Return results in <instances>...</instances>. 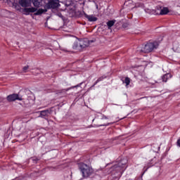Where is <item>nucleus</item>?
I'll return each instance as SVG.
<instances>
[{
	"mask_svg": "<svg viewBox=\"0 0 180 180\" xmlns=\"http://www.w3.org/2000/svg\"><path fill=\"white\" fill-rule=\"evenodd\" d=\"M127 162V160H122L120 162H118V164L115 165L113 166V169H116V171H120L122 169V168H124Z\"/></svg>",
	"mask_w": 180,
	"mask_h": 180,
	"instance_id": "nucleus-8",
	"label": "nucleus"
},
{
	"mask_svg": "<svg viewBox=\"0 0 180 180\" xmlns=\"http://www.w3.org/2000/svg\"><path fill=\"white\" fill-rule=\"evenodd\" d=\"M30 68V66L29 65H26V66H24L22 68V72H28V70Z\"/></svg>",
	"mask_w": 180,
	"mask_h": 180,
	"instance_id": "nucleus-18",
	"label": "nucleus"
},
{
	"mask_svg": "<svg viewBox=\"0 0 180 180\" xmlns=\"http://www.w3.org/2000/svg\"><path fill=\"white\" fill-rule=\"evenodd\" d=\"M89 46V44L88 43L87 41L85 40H82L78 41H75L73 44L72 49L74 50H76V49H79V50H84V49H86Z\"/></svg>",
	"mask_w": 180,
	"mask_h": 180,
	"instance_id": "nucleus-2",
	"label": "nucleus"
},
{
	"mask_svg": "<svg viewBox=\"0 0 180 180\" xmlns=\"http://www.w3.org/2000/svg\"><path fill=\"white\" fill-rule=\"evenodd\" d=\"M46 12H47V9L39 8L36 13H34V15H35V16H39V15H41Z\"/></svg>",
	"mask_w": 180,
	"mask_h": 180,
	"instance_id": "nucleus-14",
	"label": "nucleus"
},
{
	"mask_svg": "<svg viewBox=\"0 0 180 180\" xmlns=\"http://www.w3.org/2000/svg\"><path fill=\"white\" fill-rule=\"evenodd\" d=\"M77 86H81V84H79L75 86V88H77Z\"/></svg>",
	"mask_w": 180,
	"mask_h": 180,
	"instance_id": "nucleus-21",
	"label": "nucleus"
},
{
	"mask_svg": "<svg viewBox=\"0 0 180 180\" xmlns=\"http://www.w3.org/2000/svg\"><path fill=\"white\" fill-rule=\"evenodd\" d=\"M100 79H98L97 80V82H98V81H100Z\"/></svg>",
	"mask_w": 180,
	"mask_h": 180,
	"instance_id": "nucleus-22",
	"label": "nucleus"
},
{
	"mask_svg": "<svg viewBox=\"0 0 180 180\" xmlns=\"http://www.w3.org/2000/svg\"><path fill=\"white\" fill-rule=\"evenodd\" d=\"M157 47H158V42H148L143 45L142 47H139L137 51H139V53H151V51L157 49Z\"/></svg>",
	"mask_w": 180,
	"mask_h": 180,
	"instance_id": "nucleus-1",
	"label": "nucleus"
},
{
	"mask_svg": "<svg viewBox=\"0 0 180 180\" xmlns=\"http://www.w3.org/2000/svg\"><path fill=\"white\" fill-rule=\"evenodd\" d=\"M32 161H34V162H35V164H36V162H37V161H39V159L37 158H33Z\"/></svg>",
	"mask_w": 180,
	"mask_h": 180,
	"instance_id": "nucleus-19",
	"label": "nucleus"
},
{
	"mask_svg": "<svg viewBox=\"0 0 180 180\" xmlns=\"http://www.w3.org/2000/svg\"><path fill=\"white\" fill-rule=\"evenodd\" d=\"M37 8L34 7H31V8H27L25 7L23 9V12H25V15H30V13H34V12H37Z\"/></svg>",
	"mask_w": 180,
	"mask_h": 180,
	"instance_id": "nucleus-10",
	"label": "nucleus"
},
{
	"mask_svg": "<svg viewBox=\"0 0 180 180\" xmlns=\"http://www.w3.org/2000/svg\"><path fill=\"white\" fill-rule=\"evenodd\" d=\"M41 2H43V0H32V4L35 8H40Z\"/></svg>",
	"mask_w": 180,
	"mask_h": 180,
	"instance_id": "nucleus-13",
	"label": "nucleus"
},
{
	"mask_svg": "<svg viewBox=\"0 0 180 180\" xmlns=\"http://www.w3.org/2000/svg\"><path fill=\"white\" fill-rule=\"evenodd\" d=\"M84 17L88 19L89 22H96L98 18L95 17L94 15H89L88 14L84 13Z\"/></svg>",
	"mask_w": 180,
	"mask_h": 180,
	"instance_id": "nucleus-11",
	"label": "nucleus"
},
{
	"mask_svg": "<svg viewBox=\"0 0 180 180\" xmlns=\"http://www.w3.org/2000/svg\"><path fill=\"white\" fill-rule=\"evenodd\" d=\"M50 115V110H45L40 112L39 117H47Z\"/></svg>",
	"mask_w": 180,
	"mask_h": 180,
	"instance_id": "nucleus-12",
	"label": "nucleus"
},
{
	"mask_svg": "<svg viewBox=\"0 0 180 180\" xmlns=\"http://www.w3.org/2000/svg\"><path fill=\"white\" fill-rule=\"evenodd\" d=\"M115 22H116V20H110L107 22V26L108 29H110V27H112V26H113Z\"/></svg>",
	"mask_w": 180,
	"mask_h": 180,
	"instance_id": "nucleus-16",
	"label": "nucleus"
},
{
	"mask_svg": "<svg viewBox=\"0 0 180 180\" xmlns=\"http://www.w3.org/2000/svg\"><path fill=\"white\" fill-rule=\"evenodd\" d=\"M58 5H60L58 0H49L46 6L49 9H56V8H58Z\"/></svg>",
	"mask_w": 180,
	"mask_h": 180,
	"instance_id": "nucleus-6",
	"label": "nucleus"
},
{
	"mask_svg": "<svg viewBox=\"0 0 180 180\" xmlns=\"http://www.w3.org/2000/svg\"><path fill=\"white\" fill-rule=\"evenodd\" d=\"M19 4L22 8H29L32 6V0H20Z\"/></svg>",
	"mask_w": 180,
	"mask_h": 180,
	"instance_id": "nucleus-9",
	"label": "nucleus"
},
{
	"mask_svg": "<svg viewBox=\"0 0 180 180\" xmlns=\"http://www.w3.org/2000/svg\"><path fill=\"white\" fill-rule=\"evenodd\" d=\"M123 82L126 84L127 86L130 85V78L126 77Z\"/></svg>",
	"mask_w": 180,
	"mask_h": 180,
	"instance_id": "nucleus-17",
	"label": "nucleus"
},
{
	"mask_svg": "<svg viewBox=\"0 0 180 180\" xmlns=\"http://www.w3.org/2000/svg\"><path fill=\"white\" fill-rule=\"evenodd\" d=\"M168 78H171V75L170 74H166L162 77V79L163 82H167L168 80Z\"/></svg>",
	"mask_w": 180,
	"mask_h": 180,
	"instance_id": "nucleus-15",
	"label": "nucleus"
},
{
	"mask_svg": "<svg viewBox=\"0 0 180 180\" xmlns=\"http://www.w3.org/2000/svg\"><path fill=\"white\" fill-rule=\"evenodd\" d=\"M25 95L22 96H25L26 98L23 99L22 101H25V102H27V104L30 103L32 101H33V94L30 91H27L24 92Z\"/></svg>",
	"mask_w": 180,
	"mask_h": 180,
	"instance_id": "nucleus-7",
	"label": "nucleus"
},
{
	"mask_svg": "<svg viewBox=\"0 0 180 180\" xmlns=\"http://www.w3.org/2000/svg\"><path fill=\"white\" fill-rule=\"evenodd\" d=\"M169 12V10L167 7L157 6L155 9L156 15H167Z\"/></svg>",
	"mask_w": 180,
	"mask_h": 180,
	"instance_id": "nucleus-5",
	"label": "nucleus"
},
{
	"mask_svg": "<svg viewBox=\"0 0 180 180\" xmlns=\"http://www.w3.org/2000/svg\"><path fill=\"white\" fill-rule=\"evenodd\" d=\"M23 99H26V97L23 96H20V94H12L6 97V101L8 102H15V101H22Z\"/></svg>",
	"mask_w": 180,
	"mask_h": 180,
	"instance_id": "nucleus-3",
	"label": "nucleus"
},
{
	"mask_svg": "<svg viewBox=\"0 0 180 180\" xmlns=\"http://www.w3.org/2000/svg\"><path fill=\"white\" fill-rule=\"evenodd\" d=\"M80 169L82 172L83 176L84 177L89 176V175H91L92 172H94L92 168H90L89 166L84 163H82Z\"/></svg>",
	"mask_w": 180,
	"mask_h": 180,
	"instance_id": "nucleus-4",
	"label": "nucleus"
},
{
	"mask_svg": "<svg viewBox=\"0 0 180 180\" xmlns=\"http://www.w3.org/2000/svg\"><path fill=\"white\" fill-rule=\"evenodd\" d=\"M1 102H4V98H0V103H1Z\"/></svg>",
	"mask_w": 180,
	"mask_h": 180,
	"instance_id": "nucleus-20",
	"label": "nucleus"
}]
</instances>
